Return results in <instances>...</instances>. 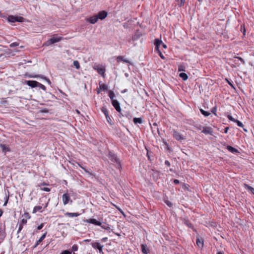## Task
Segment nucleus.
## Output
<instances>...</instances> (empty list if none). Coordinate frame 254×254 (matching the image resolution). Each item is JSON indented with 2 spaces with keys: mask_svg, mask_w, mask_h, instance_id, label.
Returning a JSON list of instances; mask_svg holds the SVG:
<instances>
[{
  "mask_svg": "<svg viewBox=\"0 0 254 254\" xmlns=\"http://www.w3.org/2000/svg\"><path fill=\"white\" fill-rule=\"evenodd\" d=\"M101 111L104 114L105 116H106L107 121L108 122V123L110 124V125H112V121L109 115L108 111L106 109V108H105V107H102L101 108Z\"/></svg>",
  "mask_w": 254,
  "mask_h": 254,
  "instance_id": "obj_1",
  "label": "nucleus"
},
{
  "mask_svg": "<svg viewBox=\"0 0 254 254\" xmlns=\"http://www.w3.org/2000/svg\"><path fill=\"white\" fill-rule=\"evenodd\" d=\"M62 199L64 205L67 204L69 201L72 202V200L70 199L69 195L66 193H64L63 195Z\"/></svg>",
  "mask_w": 254,
  "mask_h": 254,
  "instance_id": "obj_2",
  "label": "nucleus"
},
{
  "mask_svg": "<svg viewBox=\"0 0 254 254\" xmlns=\"http://www.w3.org/2000/svg\"><path fill=\"white\" fill-rule=\"evenodd\" d=\"M173 135V137L177 140L185 139V138L183 136V135L180 133L176 130H174Z\"/></svg>",
  "mask_w": 254,
  "mask_h": 254,
  "instance_id": "obj_3",
  "label": "nucleus"
},
{
  "mask_svg": "<svg viewBox=\"0 0 254 254\" xmlns=\"http://www.w3.org/2000/svg\"><path fill=\"white\" fill-rule=\"evenodd\" d=\"M202 132L206 134H212L213 129L211 127H202Z\"/></svg>",
  "mask_w": 254,
  "mask_h": 254,
  "instance_id": "obj_4",
  "label": "nucleus"
},
{
  "mask_svg": "<svg viewBox=\"0 0 254 254\" xmlns=\"http://www.w3.org/2000/svg\"><path fill=\"white\" fill-rule=\"evenodd\" d=\"M98 19H100L101 20H103L105 19L108 15V13L106 11H100L97 14Z\"/></svg>",
  "mask_w": 254,
  "mask_h": 254,
  "instance_id": "obj_5",
  "label": "nucleus"
},
{
  "mask_svg": "<svg viewBox=\"0 0 254 254\" xmlns=\"http://www.w3.org/2000/svg\"><path fill=\"white\" fill-rule=\"evenodd\" d=\"M112 103L114 107L116 109V110L118 112H121V108L120 107V104L119 102L117 100H113V101H112Z\"/></svg>",
  "mask_w": 254,
  "mask_h": 254,
  "instance_id": "obj_6",
  "label": "nucleus"
},
{
  "mask_svg": "<svg viewBox=\"0 0 254 254\" xmlns=\"http://www.w3.org/2000/svg\"><path fill=\"white\" fill-rule=\"evenodd\" d=\"M29 78H37V77H40L41 78H43L45 80H46L48 84L50 85L51 84V81L49 80V79L47 78V77L44 76L42 75H29L28 76Z\"/></svg>",
  "mask_w": 254,
  "mask_h": 254,
  "instance_id": "obj_7",
  "label": "nucleus"
},
{
  "mask_svg": "<svg viewBox=\"0 0 254 254\" xmlns=\"http://www.w3.org/2000/svg\"><path fill=\"white\" fill-rule=\"evenodd\" d=\"M26 84L32 88H34L37 86L38 82L34 80H27L25 81Z\"/></svg>",
  "mask_w": 254,
  "mask_h": 254,
  "instance_id": "obj_8",
  "label": "nucleus"
},
{
  "mask_svg": "<svg viewBox=\"0 0 254 254\" xmlns=\"http://www.w3.org/2000/svg\"><path fill=\"white\" fill-rule=\"evenodd\" d=\"M61 37H52L48 41L49 43L47 45L53 44L55 43L60 42L62 40Z\"/></svg>",
  "mask_w": 254,
  "mask_h": 254,
  "instance_id": "obj_9",
  "label": "nucleus"
},
{
  "mask_svg": "<svg viewBox=\"0 0 254 254\" xmlns=\"http://www.w3.org/2000/svg\"><path fill=\"white\" fill-rule=\"evenodd\" d=\"M85 222L88 223L93 224L97 226H101V223L99 221H98L95 219L90 218L89 219H87L85 221Z\"/></svg>",
  "mask_w": 254,
  "mask_h": 254,
  "instance_id": "obj_10",
  "label": "nucleus"
},
{
  "mask_svg": "<svg viewBox=\"0 0 254 254\" xmlns=\"http://www.w3.org/2000/svg\"><path fill=\"white\" fill-rule=\"evenodd\" d=\"M98 19L97 15H96L90 17L88 19V21L91 24H95L97 22Z\"/></svg>",
  "mask_w": 254,
  "mask_h": 254,
  "instance_id": "obj_11",
  "label": "nucleus"
},
{
  "mask_svg": "<svg viewBox=\"0 0 254 254\" xmlns=\"http://www.w3.org/2000/svg\"><path fill=\"white\" fill-rule=\"evenodd\" d=\"M196 244L197 246L200 248H202L203 247V240L201 238L198 237L196 240Z\"/></svg>",
  "mask_w": 254,
  "mask_h": 254,
  "instance_id": "obj_12",
  "label": "nucleus"
},
{
  "mask_svg": "<svg viewBox=\"0 0 254 254\" xmlns=\"http://www.w3.org/2000/svg\"><path fill=\"white\" fill-rule=\"evenodd\" d=\"M162 44V41L158 39H155L154 45L155 46V50L159 49V46Z\"/></svg>",
  "mask_w": 254,
  "mask_h": 254,
  "instance_id": "obj_13",
  "label": "nucleus"
},
{
  "mask_svg": "<svg viewBox=\"0 0 254 254\" xmlns=\"http://www.w3.org/2000/svg\"><path fill=\"white\" fill-rule=\"evenodd\" d=\"M47 232H45L41 238L37 241L36 244L34 246V248H36L38 245L45 238L46 236Z\"/></svg>",
  "mask_w": 254,
  "mask_h": 254,
  "instance_id": "obj_14",
  "label": "nucleus"
},
{
  "mask_svg": "<svg viewBox=\"0 0 254 254\" xmlns=\"http://www.w3.org/2000/svg\"><path fill=\"white\" fill-rule=\"evenodd\" d=\"M109 155V158L112 161L115 162L119 164L120 163L119 159L117 158L115 155L110 154Z\"/></svg>",
  "mask_w": 254,
  "mask_h": 254,
  "instance_id": "obj_15",
  "label": "nucleus"
},
{
  "mask_svg": "<svg viewBox=\"0 0 254 254\" xmlns=\"http://www.w3.org/2000/svg\"><path fill=\"white\" fill-rule=\"evenodd\" d=\"M0 147L2 149V152H3L10 151L9 148L7 146H6L5 144H0Z\"/></svg>",
  "mask_w": 254,
  "mask_h": 254,
  "instance_id": "obj_16",
  "label": "nucleus"
},
{
  "mask_svg": "<svg viewBox=\"0 0 254 254\" xmlns=\"http://www.w3.org/2000/svg\"><path fill=\"white\" fill-rule=\"evenodd\" d=\"M65 215L69 217H73L78 216L79 214L78 213L66 212L65 213Z\"/></svg>",
  "mask_w": 254,
  "mask_h": 254,
  "instance_id": "obj_17",
  "label": "nucleus"
},
{
  "mask_svg": "<svg viewBox=\"0 0 254 254\" xmlns=\"http://www.w3.org/2000/svg\"><path fill=\"white\" fill-rule=\"evenodd\" d=\"M141 251L143 254H147L148 253V249L145 245H141Z\"/></svg>",
  "mask_w": 254,
  "mask_h": 254,
  "instance_id": "obj_18",
  "label": "nucleus"
},
{
  "mask_svg": "<svg viewBox=\"0 0 254 254\" xmlns=\"http://www.w3.org/2000/svg\"><path fill=\"white\" fill-rule=\"evenodd\" d=\"M117 61L118 62H121V61H123L124 63H129V60H128L127 59H124V57L123 56H118L117 57Z\"/></svg>",
  "mask_w": 254,
  "mask_h": 254,
  "instance_id": "obj_19",
  "label": "nucleus"
},
{
  "mask_svg": "<svg viewBox=\"0 0 254 254\" xmlns=\"http://www.w3.org/2000/svg\"><path fill=\"white\" fill-rule=\"evenodd\" d=\"M16 18V16H14L13 15H10L8 17L7 20L8 21H9L10 22H15L17 20Z\"/></svg>",
  "mask_w": 254,
  "mask_h": 254,
  "instance_id": "obj_20",
  "label": "nucleus"
},
{
  "mask_svg": "<svg viewBox=\"0 0 254 254\" xmlns=\"http://www.w3.org/2000/svg\"><path fill=\"white\" fill-rule=\"evenodd\" d=\"M227 149L231 152L232 153H237L238 152V151L237 149L235 148L234 147L231 146H228Z\"/></svg>",
  "mask_w": 254,
  "mask_h": 254,
  "instance_id": "obj_21",
  "label": "nucleus"
},
{
  "mask_svg": "<svg viewBox=\"0 0 254 254\" xmlns=\"http://www.w3.org/2000/svg\"><path fill=\"white\" fill-rule=\"evenodd\" d=\"M100 89L103 91H106L108 89V86L105 84H99Z\"/></svg>",
  "mask_w": 254,
  "mask_h": 254,
  "instance_id": "obj_22",
  "label": "nucleus"
},
{
  "mask_svg": "<svg viewBox=\"0 0 254 254\" xmlns=\"http://www.w3.org/2000/svg\"><path fill=\"white\" fill-rule=\"evenodd\" d=\"M244 186L246 189L250 190L254 194V188L246 184H244Z\"/></svg>",
  "mask_w": 254,
  "mask_h": 254,
  "instance_id": "obj_23",
  "label": "nucleus"
},
{
  "mask_svg": "<svg viewBox=\"0 0 254 254\" xmlns=\"http://www.w3.org/2000/svg\"><path fill=\"white\" fill-rule=\"evenodd\" d=\"M180 77H181L184 80H186L188 78L187 74L185 73L182 72L180 73Z\"/></svg>",
  "mask_w": 254,
  "mask_h": 254,
  "instance_id": "obj_24",
  "label": "nucleus"
},
{
  "mask_svg": "<svg viewBox=\"0 0 254 254\" xmlns=\"http://www.w3.org/2000/svg\"><path fill=\"white\" fill-rule=\"evenodd\" d=\"M133 122L134 124H141L142 123V120L140 118H134L133 119Z\"/></svg>",
  "mask_w": 254,
  "mask_h": 254,
  "instance_id": "obj_25",
  "label": "nucleus"
},
{
  "mask_svg": "<svg viewBox=\"0 0 254 254\" xmlns=\"http://www.w3.org/2000/svg\"><path fill=\"white\" fill-rule=\"evenodd\" d=\"M100 226L103 229H104L105 230H108V231H110V229H111L110 226L109 224H104V225H102L101 224V226Z\"/></svg>",
  "mask_w": 254,
  "mask_h": 254,
  "instance_id": "obj_26",
  "label": "nucleus"
},
{
  "mask_svg": "<svg viewBox=\"0 0 254 254\" xmlns=\"http://www.w3.org/2000/svg\"><path fill=\"white\" fill-rule=\"evenodd\" d=\"M109 96L111 100H112V101H113V100H115V99H114L115 94H114V93L113 91H112L111 90L109 91Z\"/></svg>",
  "mask_w": 254,
  "mask_h": 254,
  "instance_id": "obj_27",
  "label": "nucleus"
},
{
  "mask_svg": "<svg viewBox=\"0 0 254 254\" xmlns=\"http://www.w3.org/2000/svg\"><path fill=\"white\" fill-rule=\"evenodd\" d=\"M200 111L201 113V114L205 117H207L210 114L209 112L205 111L202 109H200Z\"/></svg>",
  "mask_w": 254,
  "mask_h": 254,
  "instance_id": "obj_28",
  "label": "nucleus"
},
{
  "mask_svg": "<svg viewBox=\"0 0 254 254\" xmlns=\"http://www.w3.org/2000/svg\"><path fill=\"white\" fill-rule=\"evenodd\" d=\"M92 247L94 249H98L100 244L98 242L92 243L91 244Z\"/></svg>",
  "mask_w": 254,
  "mask_h": 254,
  "instance_id": "obj_29",
  "label": "nucleus"
},
{
  "mask_svg": "<svg viewBox=\"0 0 254 254\" xmlns=\"http://www.w3.org/2000/svg\"><path fill=\"white\" fill-rule=\"evenodd\" d=\"M73 65L76 69H78L80 68V64L77 61H74L73 62Z\"/></svg>",
  "mask_w": 254,
  "mask_h": 254,
  "instance_id": "obj_30",
  "label": "nucleus"
},
{
  "mask_svg": "<svg viewBox=\"0 0 254 254\" xmlns=\"http://www.w3.org/2000/svg\"><path fill=\"white\" fill-rule=\"evenodd\" d=\"M184 223L189 227L191 228L192 227V225L191 223L188 220L186 219H184Z\"/></svg>",
  "mask_w": 254,
  "mask_h": 254,
  "instance_id": "obj_31",
  "label": "nucleus"
},
{
  "mask_svg": "<svg viewBox=\"0 0 254 254\" xmlns=\"http://www.w3.org/2000/svg\"><path fill=\"white\" fill-rule=\"evenodd\" d=\"M41 209H42V206H35L33 209V213H36V212L40 210Z\"/></svg>",
  "mask_w": 254,
  "mask_h": 254,
  "instance_id": "obj_32",
  "label": "nucleus"
},
{
  "mask_svg": "<svg viewBox=\"0 0 254 254\" xmlns=\"http://www.w3.org/2000/svg\"><path fill=\"white\" fill-rule=\"evenodd\" d=\"M37 87H39L40 88L43 89L44 91H45L46 90V87L44 85H43L39 82L38 83Z\"/></svg>",
  "mask_w": 254,
  "mask_h": 254,
  "instance_id": "obj_33",
  "label": "nucleus"
},
{
  "mask_svg": "<svg viewBox=\"0 0 254 254\" xmlns=\"http://www.w3.org/2000/svg\"><path fill=\"white\" fill-rule=\"evenodd\" d=\"M79 166L88 174H89L90 176L93 175V174L90 172H89L87 169H86L85 168L82 167V166L79 165Z\"/></svg>",
  "mask_w": 254,
  "mask_h": 254,
  "instance_id": "obj_34",
  "label": "nucleus"
},
{
  "mask_svg": "<svg viewBox=\"0 0 254 254\" xmlns=\"http://www.w3.org/2000/svg\"><path fill=\"white\" fill-rule=\"evenodd\" d=\"M16 19L17 20L16 21L22 22L24 21V18L21 16H16Z\"/></svg>",
  "mask_w": 254,
  "mask_h": 254,
  "instance_id": "obj_35",
  "label": "nucleus"
},
{
  "mask_svg": "<svg viewBox=\"0 0 254 254\" xmlns=\"http://www.w3.org/2000/svg\"><path fill=\"white\" fill-rule=\"evenodd\" d=\"M103 247H104L103 245H101L100 244V246H99V247L97 249L99 250V253L100 254H103Z\"/></svg>",
  "mask_w": 254,
  "mask_h": 254,
  "instance_id": "obj_36",
  "label": "nucleus"
},
{
  "mask_svg": "<svg viewBox=\"0 0 254 254\" xmlns=\"http://www.w3.org/2000/svg\"><path fill=\"white\" fill-rule=\"evenodd\" d=\"M156 51H157V53H158L161 59H165V57L163 56V55L162 54V53H161L159 49L156 50Z\"/></svg>",
  "mask_w": 254,
  "mask_h": 254,
  "instance_id": "obj_37",
  "label": "nucleus"
},
{
  "mask_svg": "<svg viewBox=\"0 0 254 254\" xmlns=\"http://www.w3.org/2000/svg\"><path fill=\"white\" fill-rule=\"evenodd\" d=\"M98 72L100 74H103L105 72V69L103 68H100L98 69Z\"/></svg>",
  "mask_w": 254,
  "mask_h": 254,
  "instance_id": "obj_38",
  "label": "nucleus"
},
{
  "mask_svg": "<svg viewBox=\"0 0 254 254\" xmlns=\"http://www.w3.org/2000/svg\"><path fill=\"white\" fill-rule=\"evenodd\" d=\"M235 123H236L237 125L240 127H243V125L242 124V122H241L240 121L236 120V121L235 122Z\"/></svg>",
  "mask_w": 254,
  "mask_h": 254,
  "instance_id": "obj_39",
  "label": "nucleus"
},
{
  "mask_svg": "<svg viewBox=\"0 0 254 254\" xmlns=\"http://www.w3.org/2000/svg\"><path fill=\"white\" fill-rule=\"evenodd\" d=\"M39 112L42 113H47L49 112L48 109L45 108L39 111Z\"/></svg>",
  "mask_w": 254,
  "mask_h": 254,
  "instance_id": "obj_40",
  "label": "nucleus"
},
{
  "mask_svg": "<svg viewBox=\"0 0 254 254\" xmlns=\"http://www.w3.org/2000/svg\"><path fill=\"white\" fill-rule=\"evenodd\" d=\"M78 246L76 245H74L72 247V250L73 252L77 251L78 250Z\"/></svg>",
  "mask_w": 254,
  "mask_h": 254,
  "instance_id": "obj_41",
  "label": "nucleus"
},
{
  "mask_svg": "<svg viewBox=\"0 0 254 254\" xmlns=\"http://www.w3.org/2000/svg\"><path fill=\"white\" fill-rule=\"evenodd\" d=\"M18 45H19V44L18 43L14 42V43H12L11 44H10L9 46L11 48H13V47L18 46Z\"/></svg>",
  "mask_w": 254,
  "mask_h": 254,
  "instance_id": "obj_42",
  "label": "nucleus"
},
{
  "mask_svg": "<svg viewBox=\"0 0 254 254\" xmlns=\"http://www.w3.org/2000/svg\"><path fill=\"white\" fill-rule=\"evenodd\" d=\"M228 119L231 121H233L234 122H235L236 120V119H235L234 118H233L232 116H231V115H228L227 116Z\"/></svg>",
  "mask_w": 254,
  "mask_h": 254,
  "instance_id": "obj_43",
  "label": "nucleus"
},
{
  "mask_svg": "<svg viewBox=\"0 0 254 254\" xmlns=\"http://www.w3.org/2000/svg\"><path fill=\"white\" fill-rule=\"evenodd\" d=\"M178 70L179 71H185V69H184V66H183L182 65H179V67H178Z\"/></svg>",
  "mask_w": 254,
  "mask_h": 254,
  "instance_id": "obj_44",
  "label": "nucleus"
},
{
  "mask_svg": "<svg viewBox=\"0 0 254 254\" xmlns=\"http://www.w3.org/2000/svg\"><path fill=\"white\" fill-rule=\"evenodd\" d=\"M186 0H180V2L179 4V6L181 7L183 6L185 4Z\"/></svg>",
  "mask_w": 254,
  "mask_h": 254,
  "instance_id": "obj_45",
  "label": "nucleus"
},
{
  "mask_svg": "<svg viewBox=\"0 0 254 254\" xmlns=\"http://www.w3.org/2000/svg\"><path fill=\"white\" fill-rule=\"evenodd\" d=\"M61 254H71V253L68 250H64L62 252Z\"/></svg>",
  "mask_w": 254,
  "mask_h": 254,
  "instance_id": "obj_46",
  "label": "nucleus"
},
{
  "mask_svg": "<svg viewBox=\"0 0 254 254\" xmlns=\"http://www.w3.org/2000/svg\"><path fill=\"white\" fill-rule=\"evenodd\" d=\"M22 228H23V225L22 224H20L19 225L17 233H19L21 231Z\"/></svg>",
  "mask_w": 254,
  "mask_h": 254,
  "instance_id": "obj_47",
  "label": "nucleus"
},
{
  "mask_svg": "<svg viewBox=\"0 0 254 254\" xmlns=\"http://www.w3.org/2000/svg\"><path fill=\"white\" fill-rule=\"evenodd\" d=\"M26 223H27V220L25 219H22L20 224H22V225H23L24 224H26Z\"/></svg>",
  "mask_w": 254,
  "mask_h": 254,
  "instance_id": "obj_48",
  "label": "nucleus"
},
{
  "mask_svg": "<svg viewBox=\"0 0 254 254\" xmlns=\"http://www.w3.org/2000/svg\"><path fill=\"white\" fill-rule=\"evenodd\" d=\"M216 110H217V109H216V107H215L214 108H213L211 110V112L212 113H213V114H214L215 115H216Z\"/></svg>",
  "mask_w": 254,
  "mask_h": 254,
  "instance_id": "obj_49",
  "label": "nucleus"
},
{
  "mask_svg": "<svg viewBox=\"0 0 254 254\" xmlns=\"http://www.w3.org/2000/svg\"><path fill=\"white\" fill-rule=\"evenodd\" d=\"M166 204L169 206V207H171L172 206V204L171 202H170L168 200H167L165 201Z\"/></svg>",
  "mask_w": 254,
  "mask_h": 254,
  "instance_id": "obj_50",
  "label": "nucleus"
},
{
  "mask_svg": "<svg viewBox=\"0 0 254 254\" xmlns=\"http://www.w3.org/2000/svg\"><path fill=\"white\" fill-rule=\"evenodd\" d=\"M43 226H44V224L42 223L39 226H38L37 229L38 230H41V229H42L43 228Z\"/></svg>",
  "mask_w": 254,
  "mask_h": 254,
  "instance_id": "obj_51",
  "label": "nucleus"
},
{
  "mask_svg": "<svg viewBox=\"0 0 254 254\" xmlns=\"http://www.w3.org/2000/svg\"><path fill=\"white\" fill-rule=\"evenodd\" d=\"M41 190L46 191H49L50 190V189L48 188H43Z\"/></svg>",
  "mask_w": 254,
  "mask_h": 254,
  "instance_id": "obj_52",
  "label": "nucleus"
},
{
  "mask_svg": "<svg viewBox=\"0 0 254 254\" xmlns=\"http://www.w3.org/2000/svg\"><path fill=\"white\" fill-rule=\"evenodd\" d=\"M243 64H245V61L241 57L237 58Z\"/></svg>",
  "mask_w": 254,
  "mask_h": 254,
  "instance_id": "obj_53",
  "label": "nucleus"
},
{
  "mask_svg": "<svg viewBox=\"0 0 254 254\" xmlns=\"http://www.w3.org/2000/svg\"><path fill=\"white\" fill-rule=\"evenodd\" d=\"M165 164L166 165H167V166H170V163L169 162V161L168 160H166L165 162Z\"/></svg>",
  "mask_w": 254,
  "mask_h": 254,
  "instance_id": "obj_54",
  "label": "nucleus"
},
{
  "mask_svg": "<svg viewBox=\"0 0 254 254\" xmlns=\"http://www.w3.org/2000/svg\"><path fill=\"white\" fill-rule=\"evenodd\" d=\"M108 239V238L107 237H105V238H103L102 239L101 241L103 242H106L107 241Z\"/></svg>",
  "mask_w": 254,
  "mask_h": 254,
  "instance_id": "obj_55",
  "label": "nucleus"
},
{
  "mask_svg": "<svg viewBox=\"0 0 254 254\" xmlns=\"http://www.w3.org/2000/svg\"><path fill=\"white\" fill-rule=\"evenodd\" d=\"M179 181L178 180H177V179H175L174 180V183L175 184H178L179 183Z\"/></svg>",
  "mask_w": 254,
  "mask_h": 254,
  "instance_id": "obj_56",
  "label": "nucleus"
},
{
  "mask_svg": "<svg viewBox=\"0 0 254 254\" xmlns=\"http://www.w3.org/2000/svg\"><path fill=\"white\" fill-rule=\"evenodd\" d=\"M228 129H229L228 127H225L224 129V133H227L228 132Z\"/></svg>",
  "mask_w": 254,
  "mask_h": 254,
  "instance_id": "obj_57",
  "label": "nucleus"
},
{
  "mask_svg": "<svg viewBox=\"0 0 254 254\" xmlns=\"http://www.w3.org/2000/svg\"><path fill=\"white\" fill-rule=\"evenodd\" d=\"M161 45H162V47H163L164 48H165V49H166V48H167V46H166L165 44H164V43H162V44H161Z\"/></svg>",
  "mask_w": 254,
  "mask_h": 254,
  "instance_id": "obj_58",
  "label": "nucleus"
},
{
  "mask_svg": "<svg viewBox=\"0 0 254 254\" xmlns=\"http://www.w3.org/2000/svg\"><path fill=\"white\" fill-rule=\"evenodd\" d=\"M2 211L1 209H0V217L2 215Z\"/></svg>",
  "mask_w": 254,
  "mask_h": 254,
  "instance_id": "obj_59",
  "label": "nucleus"
},
{
  "mask_svg": "<svg viewBox=\"0 0 254 254\" xmlns=\"http://www.w3.org/2000/svg\"><path fill=\"white\" fill-rule=\"evenodd\" d=\"M90 241V240H89V239H86V240H84V242H88Z\"/></svg>",
  "mask_w": 254,
  "mask_h": 254,
  "instance_id": "obj_60",
  "label": "nucleus"
},
{
  "mask_svg": "<svg viewBox=\"0 0 254 254\" xmlns=\"http://www.w3.org/2000/svg\"><path fill=\"white\" fill-rule=\"evenodd\" d=\"M7 201H8V198L7 199L6 201L5 202L4 204V205H6L7 202Z\"/></svg>",
  "mask_w": 254,
  "mask_h": 254,
  "instance_id": "obj_61",
  "label": "nucleus"
},
{
  "mask_svg": "<svg viewBox=\"0 0 254 254\" xmlns=\"http://www.w3.org/2000/svg\"><path fill=\"white\" fill-rule=\"evenodd\" d=\"M217 254H223L222 252H219Z\"/></svg>",
  "mask_w": 254,
  "mask_h": 254,
  "instance_id": "obj_62",
  "label": "nucleus"
},
{
  "mask_svg": "<svg viewBox=\"0 0 254 254\" xmlns=\"http://www.w3.org/2000/svg\"><path fill=\"white\" fill-rule=\"evenodd\" d=\"M228 83L232 87H233V85L231 84V83H230V82L228 81Z\"/></svg>",
  "mask_w": 254,
  "mask_h": 254,
  "instance_id": "obj_63",
  "label": "nucleus"
},
{
  "mask_svg": "<svg viewBox=\"0 0 254 254\" xmlns=\"http://www.w3.org/2000/svg\"><path fill=\"white\" fill-rule=\"evenodd\" d=\"M76 112L78 113V114H79V111L78 110H76Z\"/></svg>",
  "mask_w": 254,
  "mask_h": 254,
  "instance_id": "obj_64",
  "label": "nucleus"
}]
</instances>
